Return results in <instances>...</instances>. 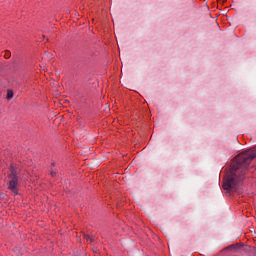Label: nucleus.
I'll return each instance as SVG.
<instances>
[{"label":"nucleus","instance_id":"1","mask_svg":"<svg viewBox=\"0 0 256 256\" xmlns=\"http://www.w3.org/2000/svg\"><path fill=\"white\" fill-rule=\"evenodd\" d=\"M255 158L256 150H248L236 156L235 161L231 164L230 171L224 178L222 185L224 191H231V189H235L237 184L243 181V177L247 175V168Z\"/></svg>","mask_w":256,"mask_h":256},{"label":"nucleus","instance_id":"2","mask_svg":"<svg viewBox=\"0 0 256 256\" xmlns=\"http://www.w3.org/2000/svg\"><path fill=\"white\" fill-rule=\"evenodd\" d=\"M8 189L13 192L14 195H19V176L17 175V170L13 166L10 167V173L8 174Z\"/></svg>","mask_w":256,"mask_h":256},{"label":"nucleus","instance_id":"3","mask_svg":"<svg viewBox=\"0 0 256 256\" xmlns=\"http://www.w3.org/2000/svg\"><path fill=\"white\" fill-rule=\"evenodd\" d=\"M7 99H13V92L11 90L7 92Z\"/></svg>","mask_w":256,"mask_h":256},{"label":"nucleus","instance_id":"4","mask_svg":"<svg viewBox=\"0 0 256 256\" xmlns=\"http://www.w3.org/2000/svg\"><path fill=\"white\" fill-rule=\"evenodd\" d=\"M4 57H5L6 59H9V57H11V52L6 51L5 54H4Z\"/></svg>","mask_w":256,"mask_h":256},{"label":"nucleus","instance_id":"5","mask_svg":"<svg viewBox=\"0 0 256 256\" xmlns=\"http://www.w3.org/2000/svg\"><path fill=\"white\" fill-rule=\"evenodd\" d=\"M50 174L52 175V177H55L57 175L56 171H51Z\"/></svg>","mask_w":256,"mask_h":256}]
</instances>
